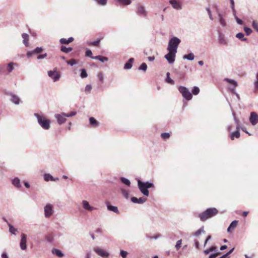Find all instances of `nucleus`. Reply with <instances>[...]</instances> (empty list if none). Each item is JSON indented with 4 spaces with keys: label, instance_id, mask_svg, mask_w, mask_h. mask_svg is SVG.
<instances>
[{
    "label": "nucleus",
    "instance_id": "f257e3e1",
    "mask_svg": "<svg viewBox=\"0 0 258 258\" xmlns=\"http://www.w3.org/2000/svg\"><path fill=\"white\" fill-rule=\"evenodd\" d=\"M218 213V210L215 208L207 209L205 212L199 215L202 221H206L207 219L214 216Z\"/></svg>",
    "mask_w": 258,
    "mask_h": 258
},
{
    "label": "nucleus",
    "instance_id": "f03ea898",
    "mask_svg": "<svg viewBox=\"0 0 258 258\" xmlns=\"http://www.w3.org/2000/svg\"><path fill=\"white\" fill-rule=\"evenodd\" d=\"M138 185L141 192L144 196H149V191L148 190V188L152 187L154 186L153 184L152 183H150L148 182H143L140 180L138 181Z\"/></svg>",
    "mask_w": 258,
    "mask_h": 258
},
{
    "label": "nucleus",
    "instance_id": "7ed1b4c3",
    "mask_svg": "<svg viewBox=\"0 0 258 258\" xmlns=\"http://www.w3.org/2000/svg\"><path fill=\"white\" fill-rule=\"evenodd\" d=\"M34 115L37 117L38 121L41 127L44 130H48L50 127V121L46 119L45 117L39 114H34Z\"/></svg>",
    "mask_w": 258,
    "mask_h": 258
},
{
    "label": "nucleus",
    "instance_id": "20e7f679",
    "mask_svg": "<svg viewBox=\"0 0 258 258\" xmlns=\"http://www.w3.org/2000/svg\"><path fill=\"white\" fill-rule=\"evenodd\" d=\"M180 42V40L178 38L175 37L172 38L168 43V50L177 52V48Z\"/></svg>",
    "mask_w": 258,
    "mask_h": 258
},
{
    "label": "nucleus",
    "instance_id": "39448f33",
    "mask_svg": "<svg viewBox=\"0 0 258 258\" xmlns=\"http://www.w3.org/2000/svg\"><path fill=\"white\" fill-rule=\"evenodd\" d=\"M76 114V112H71V113L69 114H65V113H62V114H56L55 115V117L57 119V121L59 124H61L63 123H64L66 120V117H70V116H73L74 115H75Z\"/></svg>",
    "mask_w": 258,
    "mask_h": 258
},
{
    "label": "nucleus",
    "instance_id": "423d86ee",
    "mask_svg": "<svg viewBox=\"0 0 258 258\" xmlns=\"http://www.w3.org/2000/svg\"><path fill=\"white\" fill-rule=\"evenodd\" d=\"M178 91L182 95V96L186 100H189L191 99L192 97V94L186 87L179 86L178 88Z\"/></svg>",
    "mask_w": 258,
    "mask_h": 258
},
{
    "label": "nucleus",
    "instance_id": "0eeeda50",
    "mask_svg": "<svg viewBox=\"0 0 258 258\" xmlns=\"http://www.w3.org/2000/svg\"><path fill=\"white\" fill-rule=\"evenodd\" d=\"M48 76L49 78L56 82L60 78V73L57 71L56 68L53 69V71H49L47 72Z\"/></svg>",
    "mask_w": 258,
    "mask_h": 258
},
{
    "label": "nucleus",
    "instance_id": "6e6552de",
    "mask_svg": "<svg viewBox=\"0 0 258 258\" xmlns=\"http://www.w3.org/2000/svg\"><path fill=\"white\" fill-rule=\"evenodd\" d=\"M169 52L168 54L164 56V57L168 60V61L172 63L175 61V54L176 52L168 50Z\"/></svg>",
    "mask_w": 258,
    "mask_h": 258
},
{
    "label": "nucleus",
    "instance_id": "1a4fd4ad",
    "mask_svg": "<svg viewBox=\"0 0 258 258\" xmlns=\"http://www.w3.org/2000/svg\"><path fill=\"white\" fill-rule=\"evenodd\" d=\"M169 4L173 8L177 10H181L182 8L181 3L179 0H170Z\"/></svg>",
    "mask_w": 258,
    "mask_h": 258
},
{
    "label": "nucleus",
    "instance_id": "9d476101",
    "mask_svg": "<svg viewBox=\"0 0 258 258\" xmlns=\"http://www.w3.org/2000/svg\"><path fill=\"white\" fill-rule=\"evenodd\" d=\"M94 250L99 255H100V256H101L102 257H108V256L109 255V254L108 252H107L106 251H105L104 250H103L101 248H98V247L94 248Z\"/></svg>",
    "mask_w": 258,
    "mask_h": 258
},
{
    "label": "nucleus",
    "instance_id": "9b49d317",
    "mask_svg": "<svg viewBox=\"0 0 258 258\" xmlns=\"http://www.w3.org/2000/svg\"><path fill=\"white\" fill-rule=\"evenodd\" d=\"M249 121L252 125L256 124L258 122V115L256 113L252 112L250 113Z\"/></svg>",
    "mask_w": 258,
    "mask_h": 258
},
{
    "label": "nucleus",
    "instance_id": "f8f14e48",
    "mask_svg": "<svg viewBox=\"0 0 258 258\" xmlns=\"http://www.w3.org/2000/svg\"><path fill=\"white\" fill-rule=\"evenodd\" d=\"M115 5L117 6H126L132 3V0H114Z\"/></svg>",
    "mask_w": 258,
    "mask_h": 258
},
{
    "label": "nucleus",
    "instance_id": "ddd939ff",
    "mask_svg": "<svg viewBox=\"0 0 258 258\" xmlns=\"http://www.w3.org/2000/svg\"><path fill=\"white\" fill-rule=\"evenodd\" d=\"M27 238L26 235L25 234L21 235V240L20 242V246L22 250H25L27 248L26 245Z\"/></svg>",
    "mask_w": 258,
    "mask_h": 258
},
{
    "label": "nucleus",
    "instance_id": "4468645a",
    "mask_svg": "<svg viewBox=\"0 0 258 258\" xmlns=\"http://www.w3.org/2000/svg\"><path fill=\"white\" fill-rule=\"evenodd\" d=\"M45 217H49L52 214V206L51 205H47L44 208Z\"/></svg>",
    "mask_w": 258,
    "mask_h": 258
},
{
    "label": "nucleus",
    "instance_id": "2eb2a0df",
    "mask_svg": "<svg viewBox=\"0 0 258 258\" xmlns=\"http://www.w3.org/2000/svg\"><path fill=\"white\" fill-rule=\"evenodd\" d=\"M137 11H138V13L139 15H145V16L147 15V13L145 10V7L141 5H139L138 6Z\"/></svg>",
    "mask_w": 258,
    "mask_h": 258
},
{
    "label": "nucleus",
    "instance_id": "dca6fc26",
    "mask_svg": "<svg viewBox=\"0 0 258 258\" xmlns=\"http://www.w3.org/2000/svg\"><path fill=\"white\" fill-rule=\"evenodd\" d=\"M131 201L134 203H139V204H141V203H145L147 201V198H140L139 199H138L136 197H132L131 198Z\"/></svg>",
    "mask_w": 258,
    "mask_h": 258
},
{
    "label": "nucleus",
    "instance_id": "f3484780",
    "mask_svg": "<svg viewBox=\"0 0 258 258\" xmlns=\"http://www.w3.org/2000/svg\"><path fill=\"white\" fill-rule=\"evenodd\" d=\"M236 130V131H235V132H232L230 135V139L232 140H233L235 138H238L240 136V133L239 132V127L238 126H237Z\"/></svg>",
    "mask_w": 258,
    "mask_h": 258
},
{
    "label": "nucleus",
    "instance_id": "a211bd4d",
    "mask_svg": "<svg viewBox=\"0 0 258 258\" xmlns=\"http://www.w3.org/2000/svg\"><path fill=\"white\" fill-rule=\"evenodd\" d=\"M238 223V221H233L231 222L228 228L227 231L229 233L232 232L233 230L235 229V228L237 226V224Z\"/></svg>",
    "mask_w": 258,
    "mask_h": 258
},
{
    "label": "nucleus",
    "instance_id": "6ab92c4d",
    "mask_svg": "<svg viewBox=\"0 0 258 258\" xmlns=\"http://www.w3.org/2000/svg\"><path fill=\"white\" fill-rule=\"evenodd\" d=\"M43 50L42 47H37L32 51H29L27 52V56L28 57L31 56L33 54L41 53Z\"/></svg>",
    "mask_w": 258,
    "mask_h": 258
},
{
    "label": "nucleus",
    "instance_id": "aec40b11",
    "mask_svg": "<svg viewBox=\"0 0 258 258\" xmlns=\"http://www.w3.org/2000/svg\"><path fill=\"white\" fill-rule=\"evenodd\" d=\"M82 205L83 208L89 211H91L94 209L93 207L90 206L89 203L86 201H83L82 202Z\"/></svg>",
    "mask_w": 258,
    "mask_h": 258
},
{
    "label": "nucleus",
    "instance_id": "412c9836",
    "mask_svg": "<svg viewBox=\"0 0 258 258\" xmlns=\"http://www.w3.org/2000/svg\"><path fill=\"white\" fill-rule=\"evenodd\" d=\"M89 123L93 127H96L99 124V122L94 117L89 118Z\"/></svg>",
    "mask_w": 258,
    "mask_h": 258
},
{
    "label": "nucleus",
    "instance_id": "4be33fe9",
    "mask_svg": "<svg viewBox=\"0 0 258 258\" xmlns=\"http://www.w3.org/2000/svg\"><path fill=\"white\" fill-rule=\"evenodd\" d=\"M134 61V59L133 58H131L128 60L124 66V69H130L132 68L133 66V63Z\"/></svg>",
    "mask_w": 258,
    "mask_h": 258
},
{
    "label": "nucleus",
    "instance_id": "5701e85b",
    "mask_svg": "<svg viewBox=\"0 0 258 258\" xmlns=\"http://www.w3.org/2000/svg\"><path fill=\"white\" fill-rule=\"evenodd\" d=\"M107 208L108 210L113 211L116 214H119V211L118 210V208L116 206H112L107 203Z\"/></svg>",
    "mask_w": 258,
    "mask_h": 258
},
{
    "label": "nucleus",
    "instance_id": "b1692460",
    "mask_svg": "<svg viewBox=\"0 0 258 258\" xmlns=\"http://www.w3.org/2000/svg\"><path fill=\"white\" fill-rule=\"evenodd\" d=\"M225 80L234 86L233 88L230 89L231 91L232 92H233L235 90V88L237 86L236 82L233 80H230V79H226Z\"/></svg>",
    "mask_w": 258,
    "mask_h": 258
},
{
    "label": "nucleus",
    "instance_id": "393cba45",
    "mask_svg": "<svg viewBox=\"0 0 258 258\" xmlns=\"http://www.w3.org/2000/svg\"><path fill=\"white\" fill-rule=\"evenodd\" d=\"M74 40V39L73 37H70L68 39H66L65 38H61L60 40V43L61 44H69V43H71L72 42H73Z\"/></svg>",
    "mask_w": 258,
    "mask_h": 258
},
{
    "label": "nucleus",
    "instance_id": "a878e982",
    "mask_svg": "<svg viewBox=\"0 0 258 258\" xmlns=\"http://www.w3.org/2000/svg\"><path fill=\"white\" fill-rule=\"evenodd\" d=\"M52 253L53 254L56 255L58 257H62L63 256L61 251L57 249H53L52 250Z\"/></svg>",
    "mask_w": 258,
    "mask_h": 258
},
{
    "label": "nucleus",
    "instance_id": "bb28decb",
    "mask_svg": "<svg viewBox=\"0 0 258 258\" xmlns=\"http://www.w3.org/2000/svg\"><path fill=\"white\" fill-rule=\"evenodd\" d=\"M12 101L16 104H18L20 103V98L15 95H12L11 98Z\"/></svg>",
    "mask_w": 258,
    "mask_h": 258
},
{
    "label": "nucleus",
    "instance_id": "cd10ccee",
    "mask_svg": "<svg viewBox=\"0 0 258 258\" xmlns=\"http://www.w3.org/2000/svg\"><path fill=\"white\" fill-rule=\"evenodd\" d=\"M22 38H23V43L26 46L28 45L29 35L26 33L22 34Z\"/></svg>",
    "mask_w": 258,
    "mask_h": 258
},
{
    "label": "nucleus",
    "instance_id": "c85d7f7f",
    "mask_svg": "<svg viewBox=\"0 0 258 258\" xmlns=\"http://www.w3.org/2000/svg\"><path fill=\"white\" fill-rule=\"evenodd\" d=\"M95 3L101 6H104L106 5L108 0H94Z\"/></svg>",
    "mask_w": 258,
    "mask_h": 258
},
{
    "label": "nucleus",
    "instance_id": "c756f323",
    "mask_svg": "<svg viewBox=\"0 0 258 258\" xmlns=\"http://www.w3.org/2000/svg\"><path fill=\"white\" fill-rule=\"evenodd\" d=\"M12 183L15 187H20L21 186L20 184V180L18 178H14L12 181Z\"/></svg>",
    "mask_w": 258,
    "mask_h": 258
},
{
    "label": "nucleus",
    "instance_id": "7c9ffc66",
    "mask_svg": "<svg viewBox=\"0 0 258 258\" xmlns=\"http://www.w3.org/2000/svg\"><path fill=\"white\" fill-rule=\"evenodd\" d=\"M93 59L100 60L101 62H105L108 60V58L106 57L101 55H98L93 57Z\"/></svg>",
    "mask_w": 258,
    "mask_h": 258
},
{
    "label": "nucleus",
    "instance_id": "2f4dec72",
    "mask_svg": "<svg viewBox=\"0 0 258 258\" xmlns=\"http://www.w3.org/2000/svg\"><path fill=\"white\" fill-rule=\"evenodd\" d=\"M73 49V48L71 47H67L66 46L63 45H62L60 48L61 51L65 53H68L71 51Z\"/></svg>",
    "mask_w": 258,
    "mask_h": 258
},
{
    "label": "nucleus",
    "instance_id": "473e14b6",
    "mask_svg": "<svg viewBox=\"0 0 258 258\" xmlns=\"http://www.w3.org/2000/svg\"><path fill=\"white\" fill-rule=\"evenodd\" d=\"M16 63H15L13 62H11L8 63L7 67V70L9 73L11 72L14 69V65H16Z\"/></svg>",
    "mask_w": 258,
    "mask_h": 258
},
{
    "label": "nucleus",
    "instance_id": "72a5a7b5",
    "mask_svg": "<svg viewBox=\"0 0 258 258\" xmlns=\"http://www.w3.org/2000/svg\"><path fill=\"white\" fill-rule=\"evenodd\" d=\"M244 34L242 33H239L236 35L237 38L243 41H246L247 39L244 37Z\"/></svg>",
    "mask_w": 258,
    "mask_h": 258
},
{
    "label": "nucleus",
    "instance_id": "f704fd0d",
    "mask_svg": "<svg viewBox=\"0 0 258 258\" xmlns=\"http://www.w3.org/2000/svg\"><path fill=\"white\" fill-rule=\"evenodd\" d=\"M45 181H48L49 180L54 181L55 180L53 177L49 174H45L44 176Z\"/></svg>",
    "mask_w": 258,
    "mask_h": 258
},
{
    "label": "nucleus",
    "instance_id": "c9c22d12",
    "mask_svg": "<svg viewBox=\"0 0 258 258\" xmlns=\"http://www.w3.org/2000/svg\"><path fill=\"white\" fill-rule=\"evenodd\" d=\"M121 181L123 184H125L127 186H130L131 185L130 181L124 177L121 178Z\"/></svg>",
    "mask_w": 258,
    "mask_h": 258
},
{
    "label": "nucleus",
    "instance_id": "e433bc0d",
    "mask_svg": "<svg viewBox=\"0 0 258 258\" xmlns=\"http://www.w3.org/2000/svg\"><path fill=\"white\" fill-rule=\"evenodd\" d=\"M184 58H186L189 60H192L194 59V55L192 53H189L187 55H184Z\"/></svg>",
    "mask_w": 258,
    "mask_h": 258
},
{
    "label": "nucleus",
    "instance_id": "4c0bfd02",
    "mask_svg": "<svg viewBox=\"0 0 258 258\" xmlns=\"http://www.w3.org/2000/svg\"><path fill=\"white\" fill-rule=\"evenodd\" d=\"M166 81L168 83H170L171 84H174V81L171 79L170 78V73L169 72H168L167 73V79H166Z\"/></svg>",
    "mask_w": 258,
    "mask_h": 258
},
{
    "label": "nucleus",
    "instance_id": "58836bf2",
    "mask_svg": "<svg viewBox=\"0 0 258 258\" xmlns=\"http://www.w3.org/2000/svg\"><path fill=\"white\" fill-rule=\"evenodd\" d=\"M192 93L194 95H197L200 92V89L198 87L195 86L192 90Z\"/></svg>",
    "mask_w": 258,
    "mask_h": 258
},
{
    "label": "nucleus",
    "instance_id": "ea45409f",
    "mask_svg": "<svg viewBox=\"0 0 258 258\" xmlns=\"http://www.w3.org/2000/svg\"><path fill=\"white\" fill-rule=\"evenodd\" d=\"M161 137L163 139L167 140L170 137V133H161Z\"/></svg>",
    "mask_w": 258,
    "mask_h": 258
},
{
    "label": "nucleus",
    "instance_id": "a19ab883",
    "mask_svg": "<svg viewBox=\"0 0 258 258\" xmlns=\"http://www.w3.org/2000/svg\"><path fill=\"white\" fill-rule=\"evenodd\" d=\"M81 77L82 78H85L87 77V74L86 73V70L84 69H82L81 70Z\"/></svg>",
    "mask_w": 258,
    "mask_h": 258
},
{
    "label": "nucleus",
    "instance_id": "79ce46f5",
    "mask_svg": "<svg viewBox=\"0 0 258 258\" xmlns=\"http://www.w3.org/2000/svg\"><path fill=\"white\" fill-rule=\"evenodd\" d=\"M181 241L182 240H181V239L177 241L175 245V247L176 250H178L180 248L181 245Z\"/></svg>",
    "mask_w": 258,
    "mask_h": 258
},
{
    "label": "nucleus",
    "instance_id": "37998d69",
    "mask_svg": "<svg viewBox=\"0 0 258 258\" xmlns=\"http://www.w3.org/2000/svg\"><path fill=\"white\" fill-rule=\"evenodd\" d=\"M252 26L253 29L258 32V23L256 21H253L252 22Z\"/></svg>",
    "mask_w": 258,
    "mask_h": 258
},
{
    "label": "nucleus",
    "instance_id": "c03bdc74",
    "mask_svg": "<svg viewBox=\"0 0 258 258\" xmlns=\"http://www.w3.org/2000/svg\"><path fill=\"white\" fill-rule=\"evenodd\" d=\"M139 69L145 71L147 70V64L145 62H143L140 66Z\"/></svg>",
    "mask_w": 258,
    "mask_h": 258
},
{
    "label": "nucleus",
    "instance_id": "a18cd8bd",
    "mask_svg": "<svg viewBox=\"0 0 258 258\" xmlns=\"http://www.w3.org/2000/svg\"><path fill=\"white\" fill-rule=\"evenodd\" d=\"M244 30L247 35H249L252 32L251 29L247 27H244Z\"/></svg>",
    "mask_w": 258,
    "mask_h": 258
},
{
    "label": "nucleus",
    "instance_id": "49530a36",
    "mask_svg": "<svg viewBox=\"0 0 258 258\" xmlns=\"http://www.w3.org/2000/svg\"><path fill=\"white\" fill-rule=\"evenodd\" d=\"M86 56L91 57L92 59L95 57L92 56V52L89 49L86 50Z\"/></svg>",
    "mask_w": 258,
    "mask_h": 258
},
{
    "label": "nucleus",
    "instance_id": "de8ad7c7",
    "mask_svg": "<svg viewBox=\"0 0 258 258\" xmlns=\"http://www.w3.org/2000/svg\"><path fill=\"white\" fill-rule=\"evenodd\" d=\"M67 63L71 66H73L74 64L77 63V61L74 59H72L67 61Z\"/></svg>",
    "mask_w": 258,
    "mask_h": 258
},
{
    "label": "nucleus",
    "instance_id": "09e8293b",
    "mask_svg": "<svg viewBox=\"0 0 258 258\" xmlns=\"http://www.w3.org/2000/svg\"><path fill=\"white\" fill-rule=\"evenodd\" d=\"M100 42V39H98L96 41L90 43L89 45H93V46H98L99 45Z\"/></svg>",
    "mask_w": 258,
    "mask_h": 258
},
{
    "label": "nucleus",
    "instance_id": "8fccbe9b",
    "mask_svg": "<svg viewBox=\"0 0 258 258\" xmlns=\"http://www.w3.org/2000/svg\"><path fill=\"white\" fill-rule=\"evenodd\" d=\"M9 229H10V232L15 234V232L17 231L16 229L14 228L13 227V226L10 224H9Z\"/></svg>",
    "mask_w": 258,
    "mask_h": 258
},
{
    "label": "nucleus",
    "instance_id": "3c124183",
    "mask_svg": "<svg viewBox=\"0 0 258 258\" xmlns=\"http://www.w3.org/2000/svg\"><path fill=\"white\" fill-rule=\"evenodd\" d=\"M120 256L122 257V258H125L127 256V252L124 250H120Z\"/></svg>",
    "mask_w": 258,
    "mask_h": 258
},
{
    "label": "nucleus",
    "instance_id": "603ef678",
    "mask_svg": "<svg viewBox=\"0 0 258 258\" xmlns=\"http://www.w3.org/2000/svg\"><path fill=\"white\" fill-rule=\"evenodd\" d=\"M97 76H98V78L99 80L100 81H101V82H103V74L101 73H99L98 74Z\"/></svg>",
    "mask_w": 258,
    "mask_h": 258
},
{
    "label": "nucleus",
    "instance_id": "864d4df0",
    "mask_svg": "<svg viewBox=\"0 0 258 258\" xmlns=\"http://www.w3.org/2000/svg\"><path fill=\"white\" fill-rule=\"evenodd\" d=\"M219 21H220V23H221V25H222L223 26H226L225 21L223 17H220V19H219Z\"/></svg>",
    "mask_w": 258,
    "mask_h": 258
},
{
    "label": "nucleus",
    "instance_id": "5fc2aeb1",
    "mask_svg": "<svg viewBox=\"0 0 258 258\" xmlns=\"http://www.w3.org/2000/svg\"><path fill=\"white\" fill-rule=\"evenodd\" d=\"M85 92H90L91 91V85H87L85 87Z\"/></svg>",
    "mask_w": 258,
    "mask_h": 258
},
{
    "label": "nucleus",
    "instance_id": "6e6d98bb",
    "mask_svg": "<svg viewBox=\"0 0 258 258\" xmlns=\"http://www.w3.org/2000/svg\"><path fill=\"white\" fill-rule=\"evenodd\" d=\"M203 231V230L202 229H198L196 232H195L194 235L196 236H198L199 235L201 234V232Z\"/></svg>",
    "mask_w": 258,
    "mask_h": 258
},
{
    "label": "nucleus",
    "instance_id": "4d7b16f0",
    "mask_svg": "<svg viewBox=\"0 0 258 258\" xmlns=\"http://www.w3.org/2000/svg\"><path fill=\"white\" fill-rule=\"evenodd\" d=\"M46 239L48 241H51L53 239V237H52V235L51 234H49L48 235H47L46 236Z\"/></svg>",
    "mask_w": 258,
    "mask_h": 258
},
{
    "label": "nucleus",
    "instance_id": "13d9d810",
    "mask_svg": "<svg viewBox=\"0 0 258 258\" xmlns=\"http://www.w3.org/2000/svg\"><path fill=\"white\" fill-rule=\"evenodd\" d=\"M47 56V54L46 53H45V54H40V55H39L37 57V59H43L44 58H45V57H46Z\"/></svg>",
    "mask_w": 258,
    "mask_h": 258
},
{
    "label": "nucleus",
    "instance_id": "bf43d9fd",
    "mask_svg": "<svg viewBox=\"0 0 258 258\" xmlns=\"http://www.w3.org/2000/svg\"><path fill=\"white\" fill-rule=\"evenodd\" d=\"M220 254V252H218L215 254H213L210 255L209 258H216L217 256H219Z\"/></svg>",
    "mask_w": 258,
    "mask_h": 258
},
{
    "label": "nucleus",
    "instance_id": "052dcab7",
    "mask_svg": "<svg viewBox=\"0 0 258 258\" xmlns=\"http://www.w3.org/2000/svg\"><path fill=\"white\" fill-rule=\"evenodd\" d=\"M256 78H257V81H255L254 86L255 88H256V89H258V72L257 75H256Z\"/></svg>",
    "mask_w": 258,
    "mask_h": 258
},
{
    "label": "nucleus",
    "instance_id": "680f3d73",
    "mask_svg": "<svg viewBox=\"0 0 258 258\" xmlns=\"http://www.w3.org/2000/svg\"><path fill=\"white\" fill-rule=\"evenodd\" d=\"M235 18H236V22L237 23H238L240 25L243 24V21L241 19H240L238 17H235Z\"/></svg>",
    "mask_w": 258,
    "mask_h": 258
},
{
    "label": "nucleus",
    "instance_id": "e2e57ef3",
    "mask_svg": "<svg viewBox=\"0 0 258 258\" xmlns=\"http://www.w3.org/2000/svg\"><path fill=\"white\" fill-rule=\"evenodd\" d=\"M209 249V251H210L211 252H212V251H216L217 249V248L215 246H212Z\"/></svg>",
    "mask_w": 258,
    "mask_h": 258
},
{
    "label": "nucleus",
    "instance_id": "0e129e2a",
    "mask_svg": "<svg viewBox=\"0 0 258 258\" xmlns=\"http://www.w3.org/2000/svg\"><path fill=\"white\" fill-rule=\"evenodd\" d=\"M195 246H196V247L199 249L200 248L199 247V241L197 240H195Z\"/></svg>",
    "mask_w": 258,
    "mask_h": 258
},
{
    "label": "nucleus",
    "instance_id": "69168bd1",
    "mask_svg": "<svg viewBox=\"0 0 258 258\" xmlns=\"http://www.w3.org/2000/svg\"><path fill=\"white\" fill-rule=\"evenodd\" d=\"M230 2L231 8H232V9H233L234 5V0H230ZM233 12L234 13V11H233Z\"/></svg>",
    "mask_w": 258,
    "mask_h": 258
},
{
    "label": "nucleus",
    "instance_id": "338daca9",
    "mask_svg": "<svg viewBox=\"0 0 258 258\" xmlns=\"http://www.w3.org/2000/svg\"><path fill=\"white\" fill-rule=\"evenodd\" d=\"M2 258H9L6 253L4 252L2 255Z\"/></svg>",
    "mask_w": 258,
    "mask_h": 258
},
{
    "label": "nucleus",
    "instance_id": "774afa93",
    "mask_svg": "<svg viewBox=\"0 0 258 258\" xmlns=\"http://www.w3.org/2000/svg\"><path fill=\"white\" fill-rule=\"evenodd\" d=\"M148 59L149 61H154V59H155V57L154 56H149L148 57Z\"/></svg>",
    "mask_w": 258,
    "mask_h": 258
}]
</instances>
